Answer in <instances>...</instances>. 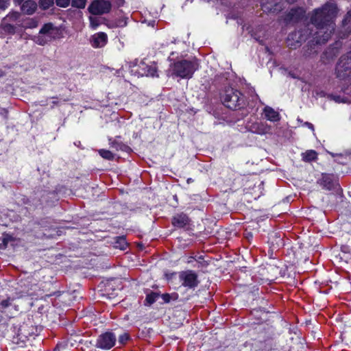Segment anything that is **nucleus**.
Listing matches in <instances>:
<instances>
[{
  "mask_svg": "<svg viewBox=\"0 0 351 351\" xmlns=\"http://www.w3.org/2000/svg\"><path fill=\"white\" fill-rule=\"evenodd\" d=\"M337 12V4L333 1H328L309 14L310 22L316 29L310 43L322 45L330 38L335 29V21Z\"/></svg>",
  "mask_w": 351,
  "mask_h": 351,
  "instance_id": "f257e3e1",
  "label": "nucleus"
},
{
  "mask_svg": "<svg viewBox=\"0 0 351 351\" xmlns=\"http://www.w3.org/2000/svg\"><path fill=\"white\" fill-rule=\"evenodd\" d=\"M199 68L198 60L195 58L191 60H183L175 62L171 66V75L181 78L189 79Z\"/></svg>",
  "mask_w": 351,
  "mask_h": 351,
  "instance_id": "f03ea898",
  "label": "nucleus"
},
{
  "mask_svg": "<svg viewBox=\"0 0 351 351\" xmlns=\"http://www.w3.org/2000/svg\"><path fill=\"white\" fill-rule=\"evenodd\" d=\"M313 32L312 30H309L308 27H305L304 29L295 31L289 34L287 37V45L292 49H295L299 47L303 41L312 38L313 40ZM311 47L313 45H317L315 43H310Z\"/></svg>",
  "mask_w": 351,
  "mask_h": 351,
  "instance_id": "7ed1b4c3",
  "label": "nucleus"
},
{
  "mask_svg": "<svg viewBox=\"0 0 351 351\" xmlns=\"http://www.w3.org/2000/svg\"><path fill=\"white\" fill-rule=\"evenodd\" d=\"M223 103L227 108L236 110L241 108L244 104V97L239 90L228 88L223 96Z\"/></svg>",
  "mask_w": 351,
  "mask_h": 351,
  "instance_id": "20e7f679",
  "label": "nucleus"
},
{
  "mask_svg": "<svg viewBox=\"0 0 351 351\" xmlns=\"http://www.w3.org/2000/svg\"><path fill=\"white\" fill-rule=\"evenodd\" d=\"M58 29L51 23L45 24L39 31V34L34 37V40L39 45H44L55 38Z\"/></svg>",
  "mask_w": 351,
  "mask_h": 351,
  "instance_id": "39448f33",
  "label": "nucleus"
},
{
  "mask_svg": "<svg viewBox=\"0 0 351 351\" xmlns=\"http://www.w3.org/2000/svg\"><path fill=\"white\" fill-rule=\"evenodd\" d=\"M131 73L134 75H137L138 77L158 76L156 74L157 68L156 64L153 63L150 65H148L144 62H141L139 64L133 66L132 69H131Z\"/></svg>",
  "mask_w": 351,
  "mask_h": 351,
  "instance_id": "423d86ee",
  "label": "nucleus"
},
{
  "mask_svg": "<svg viewBox=\"0 0 351 351\" xmlns=\"http://www.w3.org/2000/svg\"><path fill=\"white\" fill-rule=\"evenodd\" d=\"M117 337L112 332H106L100 335L96 341V347L102 350H110L116 343Z\"/></svg>",
  "mask_w": 351,
  "mask_h": 351,
  "instance_id": "0eeeda50",
  "label": "nucleus"
},
{
  "mask_svg": "<svg viewBox=\"0 0 351 351\" xmlns=\"http://www.w3.org/2000/svg\"><path fill=\"white\" fill-rule=\"evenodd\" d=\"M112 8L111 3L106 0H95L88 7V11L93 15L108 13Z\"/></svg>",
  "mask_w": 351,
  "mask_h": 351,
  "instance_id": "6e6552de",
  "label": "nucleus"
},
{
  "mask_svg": "<svg viewBox=\"0 0 351 351\" xmlns=\"http://www.w3.org/2000/svg\"><path fill=\"white\" fill-rule=\"evenodd\" d=\"M182 285L189 289H193L198 285L197 275L192 270L183 271L180 274Z\"/></svg>",
  "mask_w": 351,
  "mask_h": 351,
  "instance_id": "1a4fd4ad",
  "label": "nucleus"
},
{
  "mask_svg": "<svg viewBox=\"0 0 351 351\" xmlns=\"http://www.w3.org/2000/svg\"><path fill=\"white\" fill-rule=\"evenodd\" d=\"M306 10L302 8H293L286 14L284 21L286 23L298 22L304 16Z\"/></svg>",
  "mask_w": 351,
  "mask_h": 351,
  "instance_id": "9d476101",
  "label": "nucleus"
},
{
  "mask_svg": "<svg viewBox=\"0 0 351 351\" xmlns=\"http://www.w3.org/2000/svg\"><path fill=\"white\" fill-rule=\"evenodd\" d=\"M248 130L252 133L263 135L270 132L271 127L265 123L256 121L247 125Z\"/></svg>",
  "mask_w": 351,
  "mask_h": 351,
  "instance_id": "9b49d317",
  "label": "nucleus"
},
{
  "mask_svg": "<svg viewBox=\"0 0 351 351\" xmlns=\"http://www.w3.org/2000/svg\"><path fill=\"white\" fill-rule=\"evenodd\" d=\"M108 41V36L104 32H98L93 34L90 38V43L94 48H101L104 47Z\"/></svg>",
  "mask_w": 351,
  "mask_h": 351,
  "instance_id": "f8f14e48",
  "label": "nucleus"
},
{
  "mask_svg": "<svg viewBox=\"0 0 351 351\" xmlns=\"http://www.w3.org/2000/svg\"><path fill=\"white\" fill-rule=\"evenodd\" d=\"M321 184L327 190H332L337 185L334 176L331 175H324L321 180Z\"/></svg>",
  "mask_w": 351,
  "mask_h": 351,
  "instance_id": "ddd939ff",
  "label": "nucleus"
},
{
  "mask_svg": "<svg viewBox=\"0 0 351 351\" xmlns=\"http://www.w3.org/2000/svg\"><path fill=\"white\" fill-rule=\"evenodd\" d=\"M172 223L175 227L181 228L189 223V218L185 214H178L173 217Z\"/></svg>",
  "mask_w": 351,
  "mask_h": 351,
  "instance_id": "4468645a",
  "label": "nucleus"
},
{
  "mask_svg": "<svg viewBox=\"0 0 351 351\" xmlns=\"http://www.w3.org/2000/svg\"><path fill=\"white\" fill-rule=\"evenodd\" d=\"M263 112L265 118L270 121H278L280 119V114L269 106L265 107L263 109Z\"/></svg>",
  "mask_w": 351,
  "mask_h": 351,
  "instance_id": "2eb2a0df",
  "label": "nucleus"
},
{
  "mask_svg": "<svg viewBox=\"0 0 351 351\" xmlns=\"http://www.w3.org/2000/svg\"><path fill=\"white\" fill-rule=\"evenodd\" d=\"M37 4L34 1L27 0L21 5V10L24 14H32L36 10Z\"/></svg>",
  "mask_w": 351,
  "mask_h": 351,
  "instance_id": "dca6fc26",
  "label": "nucleus"
},
{
  "mask_svg": "<svg viewBox=\"0 0 351 351\" xmlns=\"http://www.w3.org/2000/svg\"><path fill=\"white\" fill-rule=\"evenodd\" d=\"M349 69V66H344L343 60L341 58L336 67L337 77L340 79L346 78L348 73H350V71L348 73Z\"/></svg>",
  "mask_w": 351,
  "mask_h": 351,
  "instance_id": "f3484780",
  "label": "nucleus"
},
{
  "mask_svg": "<svg viewBox=\"0 0 351 351\" xmlns=\"http://www.w3.org/2000/svg\"><path fill=\"white\" fill-rule=\"evenodd\" d=\"M351 21V10H349L342 21V26L346 29V34L343 35V37L348 36L351 32V27L348 26Z\"/></svg>",
  "mask_w": 351,
  "mask_h": 351,
  "instance_id": "a211bd4d",
  "label": "nucleus"
},
{
  "mask_svg": "<svg viewBox=\"0 0 351 351\" xmlns=\"http://www.w3.org/2000/svg\"><path fill=\"white\" fill-rule=\"evenodd\" d=\"M302 160L306 162H311L315 160L317 158V154L314 150H308L304 153H302Z\"/></svg>",
  "mask_w": 351,
  "mask_h": 351,
  "instance_id": "6ab92c4d",
  "label": "nucleus"
},
{
  "mask_svg": "<svg viewBox=\"0 0 351 351\" xmlns=\"http://www.w3.org/2000/svg\"><path fill=\"white\" fill-rule=\"evenodd\" d=\"M164 302L169 303L171 300H177L178 298V294L177 293H164L161 295Z\"/></svg>",
  "mask_w": 351,
  "mask_h": 351,
  "instance_id": "aec40b11",
  "label": "nucleus"
},
{
  "mask_svg": "<svg viewBox=\"0 0 351 351\" xmlns=\"http://www.w3.org/2000/svg\"><path fill=\"white\" fill-rule=\"evenodd\" d=\"M128 246L126 240L124 237H118L114 243V247L117 248H119L120 250H125Z\"/></svg>",
  "mask_w": 351,
  "mask_h": 351,
  "instance_id": "412c9836",
  "label": "nucleus"
},
{
  "mask_svg": "<svg viewBox=\"0 0 351 351\" xmlns=\"http://www.w3.org/2000/svg\"><path fill=\"white\" fill-rule=\"evenodd\" d=\"M99 154L102 158L107 160H113L114 158V155L109 150L101 149L99 150Z\"/></svg>",
  "mask_w": 351,
  "mask_h": 351,
  "instance_id": "4be33fe9",
  "label": "nucleus"
},
{
  "mask_svg": "<svg viewBox=\"0 0 351 351\" xmlns=\"http://www.w3.org/2000/svg\"><path fill=\"white\" fill-rule=\"evenodd\" d=\"M160 296L159 293L152 292L147 295L145 300L149 304H152L155 302Z\"/></svg>",
  "mask_w": 351,
  "mask_h": 351,
  "instance_id": "5701e85b",
  "label": "nucleus"
},
{
  "mask_svg": "<svg viewBox=\"0 0 351 351\" xmlns=\"http://www.w3.org/2000/svg\"><path fill=\"white\" fill-rule=\"evenodd\" d=\"M110 146H111V147L114 148L117 151L118 150H125L127 149V146H125L122 143L118 142L116 141L111 142Z\"/></svg>",
  "mask_w": 351,
  "mask_h": 351,
  "instance_id": "b1692460",
  "label": "nucleus"
},
{
  "mask_svg": "<svg viewBox=\"0 0 351 351\" xmlns=\"http://www.w3.org/2000/svg\"><path fill=\"white\" fill-rule=\"evenodd\" d=\"M89 21L90 26L91 27V28L94 29H95L100 24L99 19L96 16H90Z\"/></svg>",
  "mask_w": 351,
  "mask_h": 351,
  "instance_id": "393cba45",
  "label": "nucleus"
},
{
  "mask_svg": "<svg viewBox=\"0 0 351 351\" xmlns=\"http://www.w3.org/2000/svg\"><path fill=\"white\" fill-rule=\"evenodd\" d=\"M86 0H72L71 4L73 7L77 8H84L86 5Z\"/></svg>",
  "mask_w": 351,
  "mask_h": 351,
  "instance_id": "a878e982",
  "label": "nucleus"
},
{
  "mask_svg": "<svg viewBox=\"0 0 351 351\" xmlns=\"http://www.w3.org/2000/svg\"><path fill=\"white\" fill-rule=\"evenodd\" d=\"M53 4V0H40V5L44 9L49 8Z\"/></svg>",
  "mask_w": 351,
  "mask_h": 351,
  "instance_id": "bb28decb",
  "label": "nucleus"
},
{
  "mask_svg": "<svg viewBox=\"0 0 351 351\" xmlns=\"http://www.w3.org/2000/svg\"><path fill=\"white\" fill-rule=\"evenodd\" d=\"M265 7L267 10H269V11L273 12H278L281 11L282 9V7L278 3H275L274 6L265 5Z\"/></svg>",
  "mask_w": 351,
  "mask_h": 351,
  "instance_id": "cd10ccee",
  "label": "nucleus"
},
{
  "mask_svg": "<svg viewBox=\"0 0 351 351\" xmlns=\"http://www.w3.org/2000/svg\"><path fill=\"white\" fill-rule=\"evenodd\" d=\"M129 339V335L128 333H123L122 335H119L118 339V342L119 344H125L127 341Z\"/></svg>",
  "mask_w": 351,
  "mask_h": 351,
  "instance_id": "c85d7f7f",
  "label": "nucleus"
},
{
  "mask_svg": "<svg viewBox=\"0 0 351 351\" xmlns=\"http://www.w3.org/2000/svg\"><path fill=\"white\" fill-rule=\"evenodd\" d=\"M71 0H56L57 5L62 8H66L70 3Z\"/></svg>",
  "mask_w": 351,
  "mask_h": 351,
  "instance_id": "c756f323",
  "label": "nucleus"
},
{
  "mask_svg": "<svg viewBox=\"0 0 351 351\" xmlns=\"http://www.w3.org/2000/svg\"><path fill=\"white\" fill-rule=\"evenodd\" d=\"M10 304V299H7V300H3L1 303H0V308L1 309H3V308H7L8 306H9Z\"/></svg>",
  "mask_w": 351,
  "mask_h": 351,
  "instance_id": "7c9ffc66",
  "label": "nucleus"
},
{
  "mask_svg": "<svg viewBox=\"0 0 351 351\" xmlns=\"http://www.w3.org/2000/svg\"><path fill=\"white\" fill-rule=\"evenodd\" d=\"M9 0H0V9L5 10L8 8Z\"/></svg>",
  "mask_w": 351,
  "mask_h": 351,
  "instance_id": "2f4dec72",
  "label": "nucleus"
},
{
  "mask_svg": "<svg viewBox=\"0 0 351 351\" xmlns=\"http://www.w3.org/2000/svg\"><path fill=\"white\" fill-rule=\"evenodd\" d=\"M66 346L62 343L58 344L53 351H66Z\"/></svg>",
  "mask_w": 351,
  "mask_h": 351,
  "instance_id": "473e14b6",
  "label": "nucleus"
},
{
  "mask_svg": "<svg viewBox=\"0 0 351 351\" xmlns=\"http://www.w3.org/2000/svg\"><path fill=\"white\" fill-rule=\"evenodd\" d=\"M305 125H307V127L308 128H310L311 130H313V131L314 130V126H313V125L312 123H308V122H306Z\"/></svg>",
  "mask_w": 351,
  "mask_h": 351,
  "instance_id": "72a5a7b5",
  "label": "nucleus"
},
{
  "mask_svg": "<svg viewBox=\"0 0 351 351\" xmlns=\"http://www.w3.org/2000/svg\"><path fill=\"white\" fill-rule=\"evenodd\" d=\"M16 3L21 4L24 0H14Z\"/></svg>",
  "mask_w": 351,
  "mask_h": 351,
  "instance_id": "f704fd0d",
  "label": "nucleus"
},
{
  "mask_svg": "<svg viewBox=\"0 0 351 351\" xmlns=\"http://www.w3.org/2000/svg\"><path fill=\"white\" fill-rule=\"evenodd\" d=\"M311 54V52H308V51H306L305 53H304V56H310Z\"/></svg>",
  "mask_w": 351,
  "mask_h": 351,
  "instance_id": "c9c22d12",
  "label": "nucleus"
},
{
  "mask_svg": "<svg viewBox=\"0 0 351 351\" xmlns=\"http://www.w3.org/2000/svg\"><path fill=\"white\" fill-rule=\"evenodd\" d=\"M53 100L52 101L53 104L56 105L58 104V101H56V98L53 97Z\"/></svg>",
  "mask_w": 351,
  "mask_h": 351,
  "instance_id": "e433bc0d",
  "label": "nucleus"
},
{
  "mask_svg": "<svg viewBox=\"0 0 351 351\" xmlns=\"http://www.w3.org/2000/svg\"><path fill=\"white\" fill-rule=\"evenodd\" d=\"M335 100L337 102H340V101H340V98H339V97H335Z\"/></svg>",
  "mask_w": 351,
  "mask_h": 351,
  "instance_id": "4c0bfd02",
  "label": "nucleus"
},
{
  "mask_svg": "<svg viewBox=\"0 0 351 351\" xmlns=\"http://www.w3.org/2000/svg\"><path fill=\"white\" fill-rule=\"evenodd\" d=\"M288 3H294L297 0H286Z\"/></svg>",
  "mask_w": 351,
  "mask_h": 351,
  "instance_id": "58836bf2",
  "label": "nucleus"
},
{
  "mask_svg": "<svg viewBox=\"0 0 351 351\" xmlns=\"http://www.w3.org/2000/svg\"><path fill=\"white\" fill-rule=\"evenodd\" d=\"M202 256H199V257H198V259H197V261L198 262H199V261H200V260H202Z\"/></svg>",
  "mask_w": 351,
  "mask_h": 351,
  "instance_id": "ea45409f",
  "label": "nucleus"
}]
</instances>
